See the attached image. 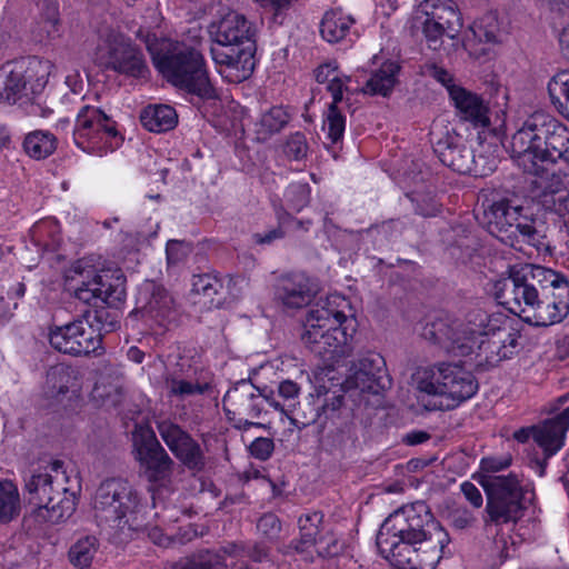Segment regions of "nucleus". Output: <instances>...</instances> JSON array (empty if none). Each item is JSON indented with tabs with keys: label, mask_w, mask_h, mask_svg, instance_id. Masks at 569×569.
Segmentation results:
<instances>
[{
	"label": "nucleus",
	"mask_w": 569,
	"mask_h": 569,
	"mask_svg": "<svg viewBox=\"0 0 569 569\" xmlns=\"http://www.w3.org/2000/svg\"><path fill=\"white\" fill-rule=\"evenodd\" d=\"M399 64L393 61L383 62L380 68L371 73L363 88L365 93L387 97L391 93L399 72Z\"/></svg>",
	"instance_id": "nucleus-34"
},
{
	"label": "nucleus",
	"mask_w": 569,
	"mask_h": 569,
	"mask_svg": "<svg viewBox=\"0 0 569 569\" xmlns=\"http://www.w3.org/2000/svg\"><path fill=\"white\" fill-rule=\"evenodd\" d=\"M98 539L94 536H84L78 539L69 549L68 558L77 569H88L98 551Z\"/></svg>",
	"instance_id": "nucleus-40"
},
{
	"label": "nucleus",
	"mask_w": 569,
	"mask_h": 569,
	"mask_svg": "<svg viewBox=\"0 0 569 569\" xmlns=\"http://www.w3.org/2000/svg\"><path fill=\"white\" fill-rule=\"evenodd\" d=\"M320 417L319 408L308 402L303 406L302 411L300 410L292 417H289L291 425L298 429H303L315 423Z\"/></svg>",
	"instance_id": "nucleus-52"
},
{
	"label": "nucleus",
	"mask_w": 569,
	"mask_h": 569,
	"mask_svg": "<svg viewBox=\"0 0 569 569\" xmlns=\"http://www.w3.org/2000/svg\"><path fill=\"white\" fill-rule=\"evenodd\" d=\"M355 19L341 10L327 11L320 22V34L329 43H337L346 39Z\"/></svg>",
	"instance_id": "nucleus-31"
},
{
	"label": "nucleus",
	"mask_w": 569,
	"mask_h": 569,
	"mask_svg": "<svg viewBox=\"0 0 569 569\" xmlns=\"http://www.w3.org/2000/svg\"><path fill=\"white\" fill-rule=\"evenodd\" d=\"M481 485L487 496L486 512L490 522L516 523L525 516L527 491L517 475L487 476Z\"/></svg>",
	"instance_id": "nucleus-12"
},
{
	"label": "nucleus",
	"mask_w": 569,
	"mask_h": 569,
	"mask_svg": "<svg viewBox=\"0 0 569 569\" xmlns=\"http://www.w3.org/2000/svg\"><path fill=\"white\" fill-rule=\"evenodd\" d=\"M316 295V288L303 273H290L279 280L277 297L290 309L308 306Z\"/></svg>",
	"instance_id": "nucleus-28"
},
{
	"label": "nucleus",
	"mask_w": 569,
	"mask_h": 569,
	"mask_svg": "<svg viewBox=\"0 0 569 569\" xmlns=\"http://www.w3.org/2000/svg\"><path fill=\"white\" fill-rule=\"evenodd\" d=\"M511 149L529 173L569 160V129L545 112L529 116L511 138Z\"/></svg>",
	"instance_id": "nucleus-4"
},
{
	"label": "nucleus",
	"mask_w": 569,
	"mask_h": 569,
	"mask_svg": "<svg viewBox=\"0 0 569 569\" xmlns=\"http://www.w3.org/2000/svg\"><path fill=\"white\" fill-rule=\"evenodd\" d=\"M44 392L49 398H57L79 389V371L71 366L58 363L49 368L46 375Z\"/></svg>",
	"instance_id": "nucleus-30"
},
{
	"label": "nucleus",
	"mask_w": 569,
	"mask_h": 569,
	"mask_svg": "<svg viewBox=\"0 0 569 569\" xmlns=\"http://www.w3.org/2000/svg\"><path fill=\"white\" fill-rule=\"evenodd\" d=\"M157 429L169 450L187 469L197 472L204 469V452L189 432L170 420L158 422Z\"/></svg>",
	"instance_id": "nucleus-21"
},
{
	"label": "nucleus",
	"mask_w": 569,
	"mask_h": 569,
	"mask_svg": "<svg viewBox=\"0 0 569 569\" xmlns=\"http://www.w3.org/2000/svg\"><path fill=\"white\" fill-rule=\"evenodd\" d=\"M439 160L453 171L461 174H481L478 169L473 150L466 140L455 131H447L433 147Z\"/></svg>",
	"instance_id": "nucleus-22"
},
{
	"label": "nucleus",
	"mask_w": 569,
	"mask_h": 569,
	"mask_svg": "<svg viewBox=\"0 0 569 569\" xmlns=\"http://www.w3.org/2000/svg\"><path fill=\"white\" fill-rule=\"evenodd\" d=\"M93 398L99 400L102 406L118 407L123 400V387L119 380L114 383L106 382L100 379L92 391Z\"/></svg>",
	"instance_id": "nucleus-44"
},
{
	"label": "nucleus",
	"mask_w": 569,
	"mask_h": 569,
	"mask_svg": "<svg viewBox=\"0 0 569 569\" xmlns=\"http://www.w3.org/2000/svg\"><path fill=\"white\" fill-rule=\"evenodd\" d=\"M222 403L228 416L258 418L262 411V393L250 380L242 379L226 392Z\"/></svg>",
	"instance_id": "nucleus-25"
},
{
	"label": "nucleus",
	"mask_w": 569,
	"mask_h": 569,
	"mask_svg": "<svg viewBox=\"0 0 569 569\" xmlns=\"http://www.w3.org/2000/svg\"><path fill=\"white\" fill-rule=\"evenodd\" d=\"M62 465V461L54 460L50 468L56 475L44 468L33 471L26 479L28 501L34 507L32 516L39 523L58 525L68 520L76 511L77 497L61 482Z\"/></svg>",
	"instance_id": "nucleus-7"
},
{
	"label": "nucleus",
	"mask_w": 569,
	"mask_h": 569,
	"mask_svg": "<svg viewBox=\"0 0 569 569\" xmlns=\"http://www.w3.org/2000/svg\"><path fill=\"white\" fill-rule=\"evenodd\" d=\"M140 121L151 132H164L176 127L178 116L168 104L148 106L142 110Z\"/></svg>",
	"instance_id": "nucleus-33"
},
{
	"label": "nucleus",
	"mask_w": 569,
	"mask_h": 569,
	"mask_svg": "<svg viewBox=\"0 0 569 569\" xmlns=\"http://www.w3.org/2000/svg\"><path fill=\"white\" fill-rule=\"evenodd\" d=\"M282 151L290 161L305 159L309 151V144L305 133L298 131L289 134L282 146Z\"/></svg>",
	"instance_id": "nucleus-48"
},
{
	"label": "nucleus",
	"mask_w": 569,
	"mask_h": 569,
	"mask_svg": "<svg viewBox=\"0 0 569 569\" xmlns=\"http://www.w3.org/2000/svg\"><path fill=\"white\" fill-rule=\"evenodd\" d=\"M496 300L532 327H550L569 315V278L540 264L509 266L493 282Z\"/></svg>",
	"instance_id": "nucleus-1"
},
{
	"label": "nucleus",
	"mask_w": 569,
	"mask_h": 569,
	"mask_svg": "<svg viewBox=\"0 0 569 569\" xmlns=\"http://www.w3.org/2000/svg\"><path fill=\"white\" fill-rule=\"evenodd\" d=\"M20 513V497L11 481L0 482V523H8Z\"/></svg>",
	"instance_id": "nucleus-42"
},
{
	"label": "nucleus",
	"mask_w": 569,
	"mask_h": 569,
	"mask_svg": "<svg viewBox=\"0 0 569 569\" xmlns=\"http://www.w3.org/2000/svg\"><path fill=\"white\" fill-rule=\"evenodd\" d=\"M428 74L430 77H432L433 79H436L441 84H443L447 88L449 93H450L451 87H458L457 84L453 83L452 74L448 70L443 69L442 67H439L436 64L429 66Z\"/></svg>",
	"instance_id": "nucleus-58"
},
{
	"label": "nucleus",
	"mask_w": 569,
	"mask_h": 569,
	"mask_svg": "<svg viewBox=\"0 0 569 569\" xmlns=\"http://www.w3.org/2000/svg\"><path fill=\"white\" fill-rule=\"evenodd\" d=\"M191 291L196 295L212 299L222 289L221 280L213 274H193L191 279Z\"/></svg>",
	"instance_id": "nucleus-47"
},
{
	"label": "nucleus",
	"mask_w": 569,
	"mask_h": 569,
	"mask_svg": "<svg viewBox=\"0 0 569 569\" xmlns=\"http://www.w3.org/2000/svg\"><path fill=\"white\" fill-rule=\"evenodd\" d=\"M346 306L345 298L330 295L319 299L306 315L301 341L326 362H337L349 353L348 336L342 328Z\"/></svg>",
	"instance_id": "nucleus-6"
},
{
	"label": "nucleus",
	"mask_w": 569,
	"mask_h": 569,
	"mask_svg": "<svg viewBox=\"0 0 569 569\" xmlns=\"http://www.w3.org/2000/svg\"><path fill=\"white\" fill-rule=\"evenodd\" d=\"M56 148L57 139L49 131H32L23 140V150L36 160L48 158L54 152Z\"/></svg>",
	"instance_id": "nucleus-37"
},
{
	"label": "nucleus",
	"mask_w": 569,
	"mask_h": 569,
	"mask_svg": "<svg viewBox=\"0 0 569 569\" xmlns=\"http://www.w3.org/2000/svg\"><path fill=\"white\" fill-rule=\"evenodd\" d=\"M418 389L441 398L438 408L450 410L478 391L473 373L459 363L441 362L418 373Z\"/></svg>",
	"instance_id": "nucleus-10"
},
{
	"label": "nucleus",
	"mask_w": 569,
	"mask_h": 569,
	"mask_svg": "<svg viewBox=\"0 0 569 569\" xmlns=\"http://www.w3.org/2000/svg\"><path fill=\"white\" fill-rule=\"evenodd\" d=\"M284 197L289 208L299 212L309 203L310 187L308 183L293 182L287 188Z\"/></svg>",
	"instance_id": "nucleus-49"
},
{
	"label": "nucleus",
	"mask_w": 569,
	"mask_h": 569,
	"mask_svg": "<svg viewBox=\"0 0 569 569\" xmlns=\"http://www.w3.org/2000/svg\"><path fill=\"white\" fill-rule=\"evenodd\" d=\"M279 223H280V226L278 228L272 229L263 234L256 233L254 234L256 242L261 243V244H269L277 239H281L284 236L282 226L286 224V220L282 218V216H279Z\"/></svg>",
	"instance_id": "nucleus-60"
},
{
	"label": "nucleus",
	"mask_w": 569,
	"mask_h": 569,
	"mask_svg": "<svg viewBox=\"0 0 569 569\" xmlns=\"http://www.w3.org/2000/svg\"><path fill=\"white\" fill-rule=\"evenodd\" d=\"M469 337L475 341V359L478 365L493 366L509 358L506 340L498 319L477 308L468 312Z\"/></svg>",
	"instance_id": "nucleus-15"
},
{
	"label": "nucleus",
	"mask_w": 569,
	"mask_h": 569,
	"mask_svg": "<svg viewBox=\"0 0 569 569\" xmlns=\"http://www.w3.org/2000/svg\"><path fill=\"white\" fill-rule=\"evenodd\" d=\"M133 312L162 325L173 313V299L161 284L147 280L138 289Z\"/></svg>",
	"instance_id": "nucleus-24"
},
{
	"label": "nucleus",
	"mask_w": 569,
	"mask_h": 569,
	"mask_svg": "<svg viewBox=\"0 0 569 569\" xmlns=\"http://www.w3.org/2000/svg\"><path fill=\"white\" fill-rule=\"evenodd\" d=\"M347 391L359 390L379 395L391 387V378L386 368L383 357L377 352H368L352 363L343 383Z\"/></svg>",
	"instance_id": "nucleus-19"
},
{
	"label": "nucleus",
	"mask_w": 569,
	"mask_h": 569,
	"mask_svg": "<svg viewBox=\"0 0 569 569\" xmlns=\"http://www.w3.org/2000/svg\"><path fill=\"white\" fill-rule=\"evenodd\" d=\"M72 137L79 149L99 157L113 151L122 141L116 121L100 108L88 104L77 114Z\"/></svg>",
	"instance_id": "nucleus-13"
},
{
	"label": "nucleus",
	"mask_w": 569,
	"mask_h": 569,
	"mask_svg": "<svg viewBox=\"0 0 569 569\" xmlns=\"http://www.w3.org/2000/svg\"><path fill=\"white\" fill-rule=\"evenodd\" d=\"M118 315L106 308L87 310L80 319L50 331V345L60 352L87 356L101 349L102 331L118 327Z\"/></svg>",
	"instance_id": "nucleus-8"
},
{
	"label": "nucleus",
	"mask_w": 569,
	"mask_h": 569,
	"mask_svg": "<svg viewBox=\"0 0 569 569\" xmlns=\"http://www.w3.org/2000/svg\"><path fill=\"white\" fill-rule=\"evenodd\" d=\"M138 505V493L128 480L110 478L98 487L93 509L98 519L106 522H120L132 515Z\"/></svg>",
	"instance_id": "nucleus-16"
},
{
	"label": "nucleus",
	"mask_w": 569,
	"mask_h": 569,
	"mask_svg": "<svg viewBox=\"0 0 569 569\" xmlns=\"http://www.w3.org/2000/svg\"><path fill=\"white\" fill-rule=\"evenodd\" d=\"M551 103L565 117H569V72H560L548 83Z\"/></svg>",
	"instance_id": "nucleus-41"
},
{
	"label": "nucleus",
	"mask_w": 569,
	"mask_h": 569,
	"mask_svg": "<svg viewBox=\"0 0 569 569\" xmlns=\"http://www.w3.org/2000/svg\"><path fill=\"white\" fill-rule=\"evenodd\" d=\"M300 391L299 386L291 381L284 380L279 385L278 392L281 398L284 400H291L298 397Z\"/></svg>",
	"instance_id": "nucleus-64"
},
{
	"label": "nucleus",
	"mask_w": 569,
	"mask_h": 569,
	"mask_svg": "<svg viewBox=\"0 0 569 569\" xmlns=\"http://www.w3.org/2000/svg\"><path fill=\"white\" fill-rule=\"evenodd\" d=\"M450 99L462 121L471 123L473 128L486 129L490 126L489 107L479 94L462 87H451Z\"/></svg>",
	"instance_id": "nucleus-26"
},
{
	"label": "nucleus",
	"mask_w": 569,
	"mask_h": 569,
	"mask_svg": "<svg viewBox=\"0 0 569 569\" xmlns=\"http://www.w3.org/2000/svg\"><path fill=\"white\" fill-rule=\"evenodd\" d=\"M166 252L168 262L174 264L187 256L188 250L181 241L170 240L167 243Z\"/></svg>",
	"instance_id": "nucleus-57"
},
{
	"label": "nucleus",
	"mask_w": 569,
	"mask_h": 569,
	"mask_svg": "<svg viewBox=\"0 0 569 569\" xmlns=\"http://www.w3.org/2000/svg\"><path fill=\"white\" fill-rule=\"evenodd\" d=\"M410 200L416 204V213L422 217H435L440 211V202L431 192H412Z\"/></svg>",
	"instance_id": "nucleus-50"
},
{
	"label": "nucleus",
	"mask_w": 569,
	"mask_h": 569,
	"mask_svg": "<svg viewBox=\"0 0 569 569\" xmlns=\"http://www.w3.org/2000/svg\"><path fill=\"white\" fill-rule=\"evenodd\" d=\"M569 429V406L552 418L536 425L535 442L542 449L543 460H537L538 472L545 475L547 460L565 446Z\"/></svg>",
	"instance_id": "nucleus-23"
},
{
	"label": "nucleus",
	"mask_w": 569,
	"mask_h": 569,
	"mask_svg": "<svg viewBox=\"0 0 569 569\" xmlns=\"http://www.w3.org/2000/svg\"><path fill=\"white\" fill-rule=\"evenodd\" d=\"M210 53L220 74L229 82L248 79L254 68V29L248 19L229 11L209 26Z\"/></svg>",
	"instance_id": "nucleus-3"
},
{
	"label": "nucleus",
	"mask_w": 569,
	"mask_h": 569,
	"mask_svg": "<svg viewBox=\"0 0 569 569\" xmlns=\"http://www.w3.org/2000/svg\"><path fill=\"white\" fill-rule=\"evenodd\" d=\"M134 457L139 462L140 473L152 483H161L170 478L174 466L154 432L142 433L134 439Z\"/></svg>",
	"instance_id": "nucleus-20"
},
{
	"label": "nucleus",
	"mask_w": 569,
	"mask_h": 569,
	"mask_svg": "<svg viewBox=\"0 0 569 569\" xmlns=\"http://www.w3.org/2000/svg\"><path fill=\"white\" fill-rule=\"evenodd\" d=\"M461 492L465 498L475 508H480L483 503V498L480 490L470 481H465L460 486Z\"/></svg>",
	"instance_id": "nucleus-59"
},
{
	"label": "nucleus",
	"mask_w": 569,
	"mask_h": 569,
	"mask_svg": "<svg viewBox=\"0 0 569 569\" xmlns=\"http://www.w3.org/2000/svg\"><path fill=\"white\" fill-rule=\"evenodd\" d=\"M418 4L413 16H423L422 19H438L446 22H458L459 12L453 8L450 0H417Z\"/></svg>",
	"instance_id": "nucleus-38"
},
{
	"label": "nucleus",
	"mask_w": 569,
	"mask_h": 569,
	"mask_svg": "<svg viewBox=\"0 0 569 569\" xmlns=\"http://www.w3.org/2000/svg\"><path fill=\"white\" fill-rule=\"evenodd\" d=\"M96 56L100 66L126 77L143 78L149 71L141 49L112 30L101 38Z\"/></svg>",
	"instance_id": "nucleus-14"
},
{
	"label": "nucleus",
	"mask_w": 569,
	"mask_h": 569,
	"mask_svg": "<svg viewBox=\"0 0 569 569\" xmlns=\"http://www.w3.org/2000/svg\"><path fill=\"white\" fill-rule=\"evenodd\" d=\"M74 297L87 305L106 303L118 308L126 298V277L120 269H102L83 278L73 289Z\"/></svg>",
	"instance_id": "nucleus-17"
},
{
	"label": "nucleus",
	"mask_w": 569,
	"mask_h": 569,
	"mask_svg": "<svg viewBox=\"0 0 569 569\" xmlns=\"http://www.w3.org/2000/svg\"><path fill=\"white\" fill-rule=\"evenodd\" d=\"M326 540L322 543H326L325 547H320L318 549V555L320 557H333L337 556L341 551V546L339 540L333 535H323Z\"/></svg>",
	"instance_id": "nucleus-62"
},
{
	"label": "nucleus",
	"mask_w": 569,
	"mask_h": 569,
	"mask_svg": "<svg viewBox=\"0 0 569 569\" xmlns=\"http://www.w3.org/2000/svg\"><path fill=\"white\" fill-rule=\"evenodd\" d=\"M435 539L439 551L445 550L450 537L425 501H416L392 512L377 535L380 555L396 569H416L412 546Z\"/></svg>",
	"instance_id": "nucleus-2"
},
{
	"label": "nucleus",
	"mask_w": 569,
	"mask_h": 569,
	"mask_svg": "<svg viewBox=\"0 0 569 569\" xmlns=\"http://www.w3.org/2000/svg\"><path fill=\"white\" fill-rule=\"evenodd\" d=\"M333 425L325 437V446L331 453L343 456L356 448L358 428L350 411H347L341 420L333 421Z\"/></svg>",
	"instance_id": "nucleus-29"
},
{
	"label": "nucleus",
	"mask_w": 569,
	"mask_h": 569,
	"mask_svg": "<svg viewBox=\"0 0 569 569\" xmlns=\"http://www.w3.org/2000/svg\"><path fill=\"white\" fill-rule=\"evenodd\" d=\"M53 64L39 57H26L0 67V101L31 102L39 97L51 74Z\"/></svg>",
	"instance_id": "nucleus-11"
},
{
	"label": "nucleus",
	"mask_w": 569,
	"mask_h": 569,
	"mask_svg": "<svg viewBox=\"0 0 569 569\" xmlns=\"http://www.w3.org/2000/svg\"><path fill=\"white\" fill-rule=\"evenodd\" d=\"M482 224L490 234L506 246L521 249L522 243L538 242L535 219L517 200L501 198L497 201L482 203Z\"/></svg>",
	"instance_id": "nucleus-9"
},
{
	"label": "nucleus",
	"mask_w": 569,
	"mask_h": 569,
	"mask_svg": "<svg viewBox=\"0 0 569 569\" xmlns=\"http://www.w3.org/2000/svg\"><path fill=\"white\" fill-rule=\"evenodd\" d=\"M346 128V118L337 106L330 104L326 113L322 129L327 132V138L332 143L342 140Z\"/></svg>",
	"instance_id": "nucleus-45"
},
{
	"label": "nucleus",
	"mask_w": 569,
	"mask_h": 569,
	"mask_svg": "<svg viewBox=\"0 0 569 569\" xmlns=\"http://www.w3.org/2000/svg\"><path fill=\"white\" fill-rule=\"evenodd\" d=\"M343 405V396H332L331 398L326 399V402L322 405L323 413L330 418L332 421L341 420V418L346 415L348 409H342Z\"/></svg>",
	"instance_id": "nucleus-53"
},
{
	"label": "nucleus",
	"mask_w": 569,
	"mask_h": 569,
	"mask_svg": "<svg viewBox=\"0 0 569 569\" xmlns=\"http://www.w3.org/2000/svg\"><path fill=\"white\" fill-rule=\"evenodd\" d=\"M423 16H412L411 29L421 30L425 36L430 49L437 50L441 44V39L446 32L458 31L456 27H460V20L458 22H446L445 20L438 19H421Z\"/></svg>",
	"instance_id": "nucleus-32"
},
{
	"label": "nucleus",
	"mask_w": 569,
	"mask_h": 569,
	"mask_svg": "<svg viewBox=\"0 0 569 569\" xmlns=\"http://www.w3.org/2000/svg\"><path fill=\"white\" fill-rule=\"evenodd\" d=\"M149 51L156 69L172 86L203 100L218 98L203 56L194 46L162 40Z\"/></svg>",
	"instance_id": "nucleus-5"
},
{
	"label": "nucleus",
	"mask_w": 569,
	"mask_h": 569,
	"mask_svg": "<svg viewBox=\"0 0 569 569\" xmlns=\"http://www.w3.org/2000/svg\"><path fill=\"white\" fill-rule=\"evenodd\" d=\"M273 448V441L262 437L253 440L249 447L251 455L260 460H267L271 456Z\"/></svg>",
	"instance_id": "nucleus-55"
},
{
	"label": "nucleus",
	"mask_w": 569,
	"mask_h": 569,
	"mask_svg": "<svg viewBox=\"0 0 569 569\" xmlns=\"http://www.w3.org/2000/svg\"><path fill=\"white\" fill-rule=\"evenodd\" d=\"M449 523L457 530H465L475 522V517L466 508H457L448 515Z\"/></svg>",
	"instance_id": "nucleus-54"
},
{
	"label": "nucleus",
	"mask_w": 569,
	"mask_h": 569,
	"mask_svg": "<svg viewBox=\"0 0 569 569\" xmlns=\"http://www.w3.org/2000/svg\"><path fill=\"white\" fill-rule=\"evenodd\" d=\"M511 465V458L507 457H487L482 458L480 468L485 472H498L507 469Z\"/></svg>",
	"instance_id": "nucleus-56"
},
{
	"label": "nucleus",
	"mask_w": 569,
	"mask_h": 569,
	"mask_svg": "<svg viewBox=\"0 0 569 569\" xmlns=\"http://www.w3.org/2000/svg\"><path fill=\"white\" fill-rule=\"evenodd\" d=\"M333 76H338L337 64L335 62L323 63L319 66L315 71L316 80L319 83H330V80L332 79Z\"/></svg>",
	"instance_id": "nucleus-63"
},
{
	"label": "nucleus",
	"mask_w": 569,
	"mask_h": 569,
	"mask_svg": "<svg viewBox=\"0 0 569 569\" xmlns=\"http://www.w3.org/2000/svg\"><path fill=\"white\" fill-rule=\"evenodd\" d=\"M257 530L266 540L274 542L280 538L282 523L277 515L266 512L258 519Z\"/></svg>",
	"instance_id": "nucleus-51"
},
{
	"label": "nucleus",
	"mask_w": 569,
	"mask_h": 569,
	"mask_svg": "<svg viewBox=\"0 0 569 569\" xmlns=\"http://www.w3.org/2000/svg\"><path fill=\"white\" fill-rule=\"evenodd\" d=\"M174 569H228L226 550H199L178 563Z\"/></svg>",
	"instance_id": "nucleus-36"
},
{
	"label": "nucleus",
	"mask_w": 569,
	"mask_h": 569,
	"mask_svg": "<svg viewBox=\"0 0 569 569\" xmlns=\"http://www.w3.org/2000/svg\"><path fill=\"white\" fill-rule=\"evenodd\" d=\"M468 315L465 322L446 318H437L427 322L421 336L423 339L439 345L447 352L455 356L467 357L475 351V341L469 337Z\"/></svg>",
	"instance_id": "nucleus-18"
},
{
	"label": "nucleus",
	"mask_w": 569,
	"mask_h": 569,
	"mask_svg": "<svg viewBox=\"0 0 569 569\" xmlns=\"http://www.w3.org/2000/svg\"><path fill=\"white\" fill-rule=\"evenodd\" d=\"M290 121V114L282 107H272L261 114L256 123V133L259 141H267L280 132Z\"/></svg>",
	"instance_id": "nucleus-35"
},
{
	"label": "nucleus",
	"mask_w": 569,
	"mask_h": 569,
	"mask_svg": "<svg viewBox=\"0 0 569 569\" xmlns=\"http://www.w3.org/2000/svg\"><path fill=\"white\" fill-rule=\"evenodd\" d=\"M540 202L546 210L561 217L569 216V189L566 187L545 190L540 196Z\"/></svg>",
	"instance_id": "nucleus-43"
},
{
	"label": "nucleus",
	"mask_w": 569,
	"mask_h": 569,
	"mask_svg": "<svg viewBox=\"0 0 569 569\" xmlns=\"http://www.w3.org/2000/svg\"><path fill=\"white\" fill-rule=\"evenodd\" d=\"M327 89L332 96V102L330 104L338 107V103L342 101L343 92L347 89L345 81L338 76H333L330 83H328Z\"/></svg>",
	"instance_id": "nucleus-61"
},
{
	"label": "nucleus",
	"mask_w": 569,
	"mask_h": 569,
	"mask_svg": "<svg viewBox=\"0 0 569 569\" xmlns=\"http://www.w3.org/2000/svg\"><path fill=\"white\" fill-rule=\"evenodd\" d=\"M164 382L168 390V396L178 399H186L191 396L203 395L211 388V386L207 382L200 383L183 379L177 370L168 372L164 378Z\"/></svg>",
	"instance_id": "nucleus-39"
},
{
	"label": "nucleus",
	"mask_w": 569,
	"mask_h": 569,
	"mask_svg": "<svg viewBox=\"0 0 569 569\" xmlns=\"http://www.w3.org/2000/svg\"><path fill=\"white\" fill-rule=\"evenodd\" d=\"M322 520L323 515L319 511L300 516L298 519L299 538L279 546L278 551L283 556L303 555L313 546L322 545L326 540V537H319V526L322 523Z\"/></svg>",
	"instance_id": "nucleus-27"
},
{
	"label": "nucleus",
	"mask_w": 569,
	"mask_h": 569,
	"mask_svg": "<svg viewBox=\"0 0 569 569\" xmlns=\"http://www.w3.org/2000/svg\"><path fill=\"white\" fill-rule=\"evenodd\" d=\"M40 23L49 38H54L60 24L59 3L57 0H43L40 9Z\"/></svg>",
	"instance_id": "nucleus-46"
}]
</instances>
